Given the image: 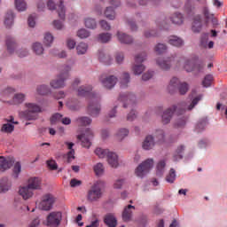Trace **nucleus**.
<instances>
[{
  "label": "nucleus",
  "instance_id": "obj_1",
  "mask_svg": "<svg viewBox=\"0 0 227 227\" xmlns=\"http://www.w3.org/2000/svg\"><path fill=\"white\" fill-rule=\"evenodd\" d=\"M91 86H81L77 90L78 97H85L89 101L88 113L90 116L97 117L100 114V97L95 92H91Z\"/></svg>",
  "mask_w": 227,
  "mask_h": 227
},
{
  "label": "nucleus",
  "instance_id": "obj_2",
  "mask_svg": "<svg viewBox=\"0 0 227 227\" xmlns=\"http://www.w3.org/2000/svg\"><path fill=\"white\" fill-rule=\"evenodd\" d=\"M200 100H201V96L194 98L189 105L186 102H182L177 106H173L172 107L168 108L161 116L163 125H168V123L171 121L174 113H176V114H184L186 111H192V109L198 106V102H200Z\"/></svg>",
  "mask_w": 227,
  "mask_h": 227
},
{
  "label": "nucleus",
  "instance_id": "obj_3",
  "mask_svg": "<svg viewBox=\"0 0 227 227\" xmlns=\"http://www.w3.org/2000/svg\"><path fill=\"white\" fill-rule=\"evenodd\" d=\"M26 110L20 112V116L28 121L38 120V114L42 113V106L36 103H26Z\"/></svg>",
  "mask_w": 227,
  "mask_h": 227
},
{
  "label": "nucleus",
  "instance_id": "obj_4",
  "mask_svg": "<svg viewBox=\"0 0 227 227\" xmlns=\"http://www.w3.org/2000/svg\"><path fill=\"white\" fill-rule=\"evenodd\" d=\"M70 70H72V66L65 65L61 67L60 73L55 80H52L50 84L51 88L59 89L65 87V81L70 77Z\"/></svg>",
  "mask_w": 227,
  "mask_h": 227
},
{
  "label": "nucleus",
  "instance_id": "obj_5",
  "mask_svg": "<svg viewBox=\"0 0 227 227\" xmlns=\"http://www.w3.org/2000/svg\"><path fill=\"white\" fill-rule=\"evenodd\" d=\"M95 153L99 159H105V157H106L107 162L112 168H117L120 164L118 162V154L109 152L108 149L97 148Z\"/></svg>",
  "mask_w": 227,
  "mask_h": 227
},
{
  "label": "nucleus",
  "instance_id": "obj_6",
  "mask_svg": "<svg viewBox=\"0 0 227 227\" xmlns=\"http://www.w3.org/2000/svg\"><path fill=\"white\" fill-rule=\"evenodd\" d=\"M102 192H104V182L97 181L89 190L87 200L89 201H98L102 198Z\"/></svg>",
  "mask_w": 227,
  "mask_h": 227
},
{
  "label": "nucleus",
  "instance_id": "obj_7",
  "mask_svg": "<svg viewBox=\"0 0 227 227\" xmlns=\"http://www.w3.org/2000/svg\"><path fill=\"white\" fill-rule=\"evenodd\" d=\"M146 61V52H142L135 56V64L132 67V71L135 75H141L146 67L142 63Z\"/></svg>",
  "mask_w": 227,
  "mask_h": 227
},
{
  "label": "nucleus",
  "instance_id": "obj_8",
  "mask_svg": "<svg viewBox=\"0 0 227 227\" xmlns=\"http://www.w3.org/2000/svg\"><path fill=\"white\" fill-rule=\"evenodd\" d=\"M55 203L56 198L51 193H46L42 196L41 201L38 204V208L49 212V210H52V207H54Z\"/></svg>",
  "mask_w": 227,
  "mask_h": 227
},
{
  "label": "nucleus",
  "instance_id": "obj_9",
  "mask_svg": "<svg viewBox=\"0 0 227 227\" xmlns=\"http://www.w3.org/2000/svg\"><path fill=\"white\" fill-rule=\"evenodd\" d=\"M152 168H153V159H147L137 166V168L135 170V173L137 176L143 178V176L150 173V169H152Z\"/></svg>",
  "mask_w": 227,
  "mask_h": 227
},
{
  "label": "nucleus",
  "instance_id": "obj_10",
  "mask_svg": "<svg viewBox=\"0 0 227 227\" xmlns=\"http://www.w3.org/2000/svg\"><path fill=\"white\" fill-rule=\"evenodd\" d=\"M62 219H63V214L61 212L59 211L51 212L46 217L47 226L58 227L61 224Z\"/></svg>",
  "mask_w": 227,
  "mask_h": 227
},
{
  "label": "nucleus",
  "instance_id": "obj_11",
  "mask_svg": "<svg viewBox=\"0 0 227 227\" xmlns=\"http://www.w3.org/2000/svg\"><path fill=\"white\" fill-rule=\"evenodd\" d=\"M77 137L82 141V146H83V148H90V146H91V139H93V131L87 129L84 134L79 135Z\"/></svg>",
  "mask_w": 227,
  "mask_h": 227
},
{
  "label": "nucleus",
  "instance_id": "obj_12",
  "mask_svg": "<svg viewBox=\"0 0 227 227\" xmlns=\"http://www.w3.org/2000/svg\"><path fill=\"white\" fill-rule=\"evenodd\" d=\"M14 163L15 160H13V158L0 157V171H6V169H10Z\"/></svg>",
  "mask_w": 227,
  "mask_h": 227
},
{
  "label": "nucleus",
  "instance_id": "obj_13",
  "mask_svg": "<svg viewBox=\"0 0 227 227\" xmlns=\"http://www.w3.org/2000/svg\"><path fill=\"white\" fill-rule=\"evenodd\" d=\"M101 82L105 88L111 90L112 88H114L116 82H118V78L114 75H111L105 79H101Z\"/></svg>",
  "mask_w": 227,
  "mask_h": 227
},
{
  "label": "nucleus",
  "instance_id": "obj_14",
  "mask_svg": "<svg viewBox=\"0 0 227 227\" xmlns=\"http://www.w3.org/2000/svg\"><path fill=\"white\" fill-rule=\"evenodd\" d=\"M136 210V207L132 205H128L126 207H124L122 211V220L124 223H129V221H132V211Z\"/></svg>",
  "mask_w": 227,
  "mask_h": 227
},
{
  "label": "nucleus",
  "instance_id": "obj_15",
  "mask_svg": "<svg viewBox=\"0 0 227 227\" xmlns=\"http://www.w3.org/2000/svg\"><path fill=\"white\" fill-rule=\"evenodd\" d=\"M19 194L20 197L23 198V200H26L33 198V194L35 193L33 192V189H31L28 185H27L20 188Z\"/></svg>",
  "mask_w": 227,
  "mask_h": 227
},
{
  "label": "nucleus",
  "instance_id": "obj_16",
  "mask_svg": "<svg viewBox=\"0 0 227 227\" xmlns=\"http://www.w3.org/2000/svg\"><path fill=\"white\" fill-rule=\"evenodd\" d=\"M201 29H203V22L201 20V15H197L193 19L192 30L193 31V33H201Z\"/></svg>",
  "mask_w": 227,
  "mask_h": 227
},
{
  "label": "nucleus",
  "instance_id": "obj_17",
  "mask_svg": "<svg viewBox=\"0 0 227 227\" xmlns=\"http://www.w3.org/2000/svg\"><path fill=\"white\" fill-rule=\"evenodd\" d=\"M181 83L182 82H180V80H178V78L173 77L168 86V93H170L171 95H173V93H176Z\"/></svg>",
  "mask_w": 227,
  "mask_h": 227
},
{
  "label": "nucleus",
  "instance_id": "obj_18",
  "mask_svg": "<svg viewBox=\"0 0 227 227\" xmlns=\"http://www.w3.org/2000/svg\"><path fill=\"white\" fill-rule=\"evenodd\" d=\"M27 186L32 189V191H38L42 189V179L39 177H30L27 181Z\"/></svg>",
  "mask_w": 227,
  "mask_h": 227
},
{
  "label": "nucleus",
  "instance_id": "obj_19",
  "mask_svg": "<svg viewBox=\"0 0 227 227\" xmlns=\"http://www.w3.org/2000/svg\"><path fill=\"white\" fill-rule=\"evenodd\" d=\"M156 63H157L158 67H160V68H161V70H169V68H171L173 59H171V58H168L167 59L160 58L156 60Z\"/></svg>",
  "mask_w": 227,
  "mask_h": 227
},
{
  "label": "nucleus",
  "instance_id": "obj_20",
  "mask_svg": "<svg viewBox=\"0 0 227 227\" xmlns=\"http://www.w3.org/2000/svg\"><path fill=\"white\" fill-rule=\"evenodd\" d=\"M12 189V181L8 177H3L0 179V194L3 192H8Z\"/></svg>",
  "mask_w": 227,
  "mask_h": 227
},
{
  "label": "nucleus",
  "instance_id": "obj_21",
  "mask_svg": "<svg viewBox=\"0 0 227 227\" xmlns=\"http://www.w3.org/2000/svg\"><path fill=\"white\" fill-rule=\"evenodd\" d=\"M117 38L121 43L130 44L134 42L132 36L120 31L117 32Z\"/></svg>",
  "mask_w": 227,
  "mask_h": 227
},
{
  "label": "nucleus",
  "instance_id": "obj_22",
  "mask_svg": "<svg viewBox=\"0 0 227 227\" xmlns=\"http://www.w3.org/2000/svg\"><path fill=\"white\" fill-rule=\"evenodd\" d=\"M105 224L108 227H116L118 226V220L116 219V216L113 214H108L105 216L104 219Z\"/></svg>",
  "mask_w": 227,
  "mask_h": 227
},
{
  "label": "nucleus",
  "instance_id": "obj_23",
  "mask_svg": "<svg viewBox=\"0 0 227 227\" xmlns=\"http://www.w3.org/2000/svg\"><path fill=\"white\" fill-rule=\"evenodd\" d=\"M196 59L197 58H191V59H184V68L187 72H192L194 68L196 67Z\"/></svg>",
  "mask_w": 227,
  "mask_h": 227
},
{
  "label": "nucleus",
  "instance_id": "obj_24",
  "mask_svg": "<svg viewBox=\"0 0 227 227\" xmlns=\"http://www.w3.org/2000/svg\"><path fill=\"white\" fill-rule=\"evenodd\" d=\"M119 100H121V102H128V104L130 106L131 104H134V102H136V95L132 93L121 94L119 97Z\"/></svg>",
  "mask_w": 227,
  "mask_h": 227
},
{
  "label": "nucleus",
  "instance_id": "obj_25",
  "mask_svg": "<svg viewBox=\"0 0 227 227\" xmlns=\"http://www.w3.org/2000/svg\"><path fill=\"white\" fill-rule=\"evenodd\" d=\"M144 150H152L155 146V140L151 135L147 136L142 145Z\"/></svg>",
  "mask_w": 227,
  "mask_h": 227
},
{
  "label": "nucleus",
  "instance_id": "obj_26",
  "mask_svg": "<svg viewBox=\"0 0 227 227\" xmlns=\"http://www.w3.org/2000/svg\"><path fill=\"white\" fill-rule=\"evenodd\" d=\"M168 43L174 47L184 46V40L176 35H170L168 37Z\"/></svg>",
  "mask_w": 227,
  "mask_h": 227
},
{
  "label": "nucleus",
  "instance_id": "obj_27",
  "mask_svg": "<svg viewBox=\"0 0 227 227\" xmlns=\"http://www.w3.org/2000/svg\"><path fill=\"white\" fill-rule=\"evenodd\" d=\"M6 45L7 51L8 52H10V54H12V52H14L15 49L17 48V43L15 42V39L12 36H7Z\"/></svg>",
  "mask_w": 227,
  "mask_h": 227
},
{
  "label": "nucleus",
  "instance_id": "obj_28",
  "mask_svg": "<svg viewBox=\"0 0 227 227\" xmlns=\"http://www.w3.org/2000/svg\"><path fill=\"white\" fill-rule=\"evenodd\" d=\"M13 19H14L13 12L8 11L4 18L5 27L10 28L12 27V26H13Z\"/></svg>",
  "mask_w": 227,
  "mask_h": 227
},
{
  "label": "nucleus",
  "instance_id": "obj_29",
  "mask_svg": "<svg viewBox=\"0 0 227 227\" xmlns=\"http://www.w3.org/2000/svg\"><path fill=\"white\" fill-rule=\"evenodd\" d=\"M170 20L172 24L180 26L184 24V16L182 15V13L176 12L171 16Z\"/></svg>",
  "mask_w": 227,
  "mask_h": 227
},
{
  "label": "nucleus",
  "instance_id": "obj_30",
  "mask_svg": "<svg viewBox=\"0 0 227 227\" xmlns=\"http://www.w3.org/2000/svg\"><path fill=\"white\" fill-rule=\"evenodd\" d=\"M76 52L78 55L86 54V52H88V44L86 43H80L77 44Z\"/></svg>",
  "mask_w": 227,
  "mask_h": 227
},
{
  "label": "nucleus",
  "instance_id": "obj_31",
  "mask_svg": "<svg viewBox=\"0 0 227 227\" xmlns=\"http://www.w3.org/2000/svg\"><path fill=\"white\" fill-rule=\"evenodd\" d=\"M185 150V147L184 145H180L179 147H177L176 153L173 155V160L176 161V160H180V159H183V155H182V152H184Z\"/></svg>",
  "mask_w": 227,
  "mask_h": 227
},
{
  "label": "nucleus",
  "instance_id": "obj_32",
  "mask_svg": "<svg viewBox=\"0 0 227 227\" xmlns=\"http://www.w3.org/2000/svg\"><path fill=\"white\" fill-rule=\"evenodd\" d=\"M15 130V126L13 124L5 123L3 124L1 128V132H4L5 134H12Z\"/></svg>",
  "mask_w": 227,
  "mask_h": 227
},
{
  "label": "nucleus",
  "instance_id": "obj_33",
  "mask_svg": "<svg viewBox=\"0 0 227 227\" xmlns=\"http://www.w3.org/2000/svg\"><path fill=\"white\" fill-rule=\"evenodd\" d=\"M67 107L71 109V111H78L79 109V100L77 99H70L67 103Z\"/></svg>",
  "mask_w": 227,
  "mask_h": 227
},
{
  "label": "nucleus",
  "instance_id": "obj_34",
  "mask_svg": "<svg viewBox=\"0 0 227 227\" xmlns=\"http://www.w3.org/2000/svg\"><path fill=\"white\" fill-rule=\"evenodd\" d=\"M15 6L18 12H25V10L27 8V4L24 0H15Z\"/></svg>",
  "mask_w": 227,
  "mask_h": 227
},
{
  "label": "nucleus",
  "instance_id": "obj_35",
  "mask_svg": "<svg viewBox=\"0 0 227 227\" xmlns=\"http://www.w3.org/2000/svg\"><path fill=\"white\" fill-rule=\"evenodd\" d=\"M129 82H130V74H129V73H123L121 81V88H127Z\"/></svg>",
  "mask_w": 227,
  "mask_h": 227
},
{
  "label": "nucleus",
  "instance_id": "obj_36",
  "mask_svg": "<svg viewBox=\"0 0 227 227\" xmlns=\"http://www.w3.org/2000/svg\"><path fill=\"white\" fill-rule=\"evenodd\" d=\"M105 17L109 20H114V17H116V13L114 12V9L113 7H106L105 11Z\"/></svg>",
  "mask_w": 227,
  "mask_h": 227
},
{
  "label": "nucleus",
  "instance_id": "obj_37",
  "mask_svg": "<svg viewBox=\"0 0 227 227\" xmlns=\"http://www.w3.org/2000/svg\"><path fill=\"white\" fill-rule=\"evenodd\" d=\"M166 168V161L165 160L159 161V163L157 165L156 175L158 176H162V175H164V168Z\"/></svg>",
  "mask_w": 227,
  "mask_h": 227
},
{
  "label": "nucleus",
  "instance_id": "obj_38",
  "mask_svg": "<svg viewBox=\"0 0 227 227\" xmlns=\"http://www.w3.org/2000/svg\"><path fill=\"white\" fill-rule=\"evenodd\" d=\"M26 100V95L22 93H18L16 94L13 98H12V104L17 105V104H22Z\"/></svg>",
  "mask_w": 227,
  "mask_h": 227
},
{
  "label": "nucleus",
  "instance_id": "obj_39",
  "mask_svg": "<svg viewBox=\"0 0 227 227\" xmlns=\"http://www.w3.org/2000/svg\"><path fill=\"white\" fill-rule=\"evenodd\" d=\"M93 169L97 176H102V175H104V165L102 163L96 164Z\"/></svg>",
  "mask_w": 227,
  "mask_h": 227
},
{
  "label": "nucleus",
  "instance_id": "obj_40",
  "mask_svg": "<svg viewBox=\"0 0 227 227\" xmlns=\"http://www.w3.org/2000/svg\"><path fill=\"white\" fill-rule=\"evenodd\" d=\"M38 95H49L51 90L47 85H39L36 88Z\"/></svg>",
  "mask_w": 227,
  "mask_h": 227
},
{
  "label": "nucleus",
  "instance_id": "obj_41",
  "mask_svg": "<svg viewBox=\"0 0 227 227\" xmlns=\"http://www.w3.org/2000/svg\"><path fill=\"white\" fill-rule=\"evenodd\" d=\"M127 136H129V129H121L116 134V137L119 139V141H122V139H125Z\"/></svg>",
  "mask_w": 227,
  "mask_h": 227
},
{
  "label": "nucleus",
  "instance_id": "obj_42",
  "mask_svg": "<svg viewBox=\"0 0 227 227\" xmlns=\"http://www.w3.org/2000/svg\"><path fill=\"white\" fill-rule=\"evenodd\" d=\"M33 51L37 56L43 54V46L40 43H35L33 44Z\"/></svg>",
  "mask_w": 227,
  "mask_h": 227
},
{
  "label": "nucleus",
  "instance_id": "obj_43",
  "mask_svg": "<svg viewBox=\"0 0 227 227\" xmlns=\"http://www.w3.org/2000/svg\"><path fill=\"white\" fill-rule=\"evenodd\" d=\"M63 0L59 1V4L58 5L57 12L59 13V19H62V20H65V5H63Z\"/></svg>",
  "mask_w": 227,
  "mask_h": 227
},
{
  "label": "nucleus",
  "instance_id": "obj_44",
  "mask_svg": "<svg viewBox=\"0 0 227 227\" xmlns=\"http://www.w3.org/2000/svg\"><path fill=\"white\" fill-rule=\"evenodd\" d=\"M166 180L168 184H173L176 180V172L174 168H171L168 175L166 176Z\"/></svg>",
  "mask_w": 227,
  "mask_h": 227
},
{
  "label": "nucleus",
  "instance_id": "obj_45",
  "mask_svg": "<svg viewBox=\"0 0 227 227\" xmlns=\"http://www.w3.org/2000/svg\"><path fill=\"white\" fill-rule=\"evenodd\" d=\"M98 42L101 43H107L111 40V34L109 33H102L98 37Z\"/></svg>",
  "mask_w": 227,
  "mask_h": 227
},
{
  "label": "nucleus",
  "instance_id": "obj_46",
  "mask_svg": "<svg viewBox=\"0 0 227 227\" xmlns=\"http://www.w3.org/2000/svg\"><path fill=\"white\" fill-rule=\"evenodd\" d=\"M212 81H214L212 74L206 75L202 82V86H204V88H210V86H212Z\"/></svg>",
  "mask_w": 227,
  "mask_h": 227
},
{
  "label": "nucleus",
  "instance_id": "obj_47",
  "mask_svg": "<svg viewBox=\"0 0 227 227\" xmlns=\"http://www.w3.org/2000/svg\"><path fill=\"white\" fill-rule=\"evenodd\" d=\"M154 137L157 143H163L164 142V130L157 129L154 133Z\"/></svg>",
  "mask_w": 227,
  "mask_h": 227
},
{
  "label": "nucleus",
  "instance_id": "obj_48",
  "mask_svg": "<svg viewBox=\"0 0 227 227\" xmlns=\"http://www.w3.org/2000/svg\"><path fill=\"white\" fill-rule=\"evenodd\" d=\"M205 127H207V119H202L197 123L195 130L196 132H201L205 130Z\"/></svg>",
  "mask_w": 227,
  "mask_h": 227
},
{
  "label": "nucleus",
  "instance_id": "obj_49",
  "mask_svg": "<svg viewBox=\"0 0 227 227\" xmlns=\"http://www.w3.org/2000/svg\"><path fill=\"white\" fill-rule=\"evenodd\" d=\"M184 10L188 15L194 12V7L192 6V0H186L184 4Z\"/></svg>",
  "mask_w": 227,
  "mask_h": 227
},
{
  "label": "nucleus",
  "instance_id": "obj_50",
  "mask_svg": "<svg viewBox=\"0 0 227 227\" xmlns=\"http://www.w3.org/2000/svg\"><path fill=\"white\" fill-rule=\"evenodd\" d=\"M85 26L89 29H95L97 27V21L94 19L87 18L85 19Z\"/></svg>",
  "mask_w": 227,
  "mask_h": 227
},
{
  "label": "nucleus",
  "instance_id": "obj_51",
  "mask_svg": "<svg viewBox=\"0 0 227 227\" xmlns=\"http://www.w3.org/2000/svg\"><path fill=\"white\" fill-rule=\"evenodd\" d=\"M202 15H204L206 20H212L214 19V14L210 13L208 7H202Z\"/></svg>",
  "mask_w": 227,
  "mask_h": 227
},
{
  "label": "nucleus",
  "instance_id": "obj_52",
  "mask_svg": "<svg viewBox=\"0 0 227 227\" xmlns=\"http://www.w3.org/2000/svg\"><path fill=\"white\" fill-rule=\"evenodd\" d=\"M154 51L157 52V54H164V52L168 51V46H166L164 43H158L155 46Z\"/></svg>",
  "mask_w": 227,
  "mask_h": 227
},
{
  "label": "nucleus",
  "instance_id": "obj_53",
  "mask_svg": "<svg viewBox=\"0 0 227 227\" xmlns=\"http://www.w3.org/2000/svg\"><path fill=\"white\" fill-rule=\"evenodd\" d=\"M16 209L20 214H26L27 212H29V206L18 203L16 205Z\"/></svg>",
  "mask_w": 227,
  "mask_h": 227
},
{
  "label": "nucleus",
  "instance_id": "obj_54",
  "mask_svg": "<svg viewBox=\"0 0 227 227\" xmlns=\"http://www.w3.org/2000/svg\"><path fill=\"white\" fill-rule=\"evenodd\" d=\"M52 42H54V37L52 36V35H51L50 33H46L44 35L43 43L47 47H51V44L52 43Z\"/></svg>",
  "mask_w": 227,
  "mask_h": 227
},
{
  "label": "nucleus",
  "instance_id": "obj_55",
  "mask_svg": "<svg viewBox=\"0 0 227 227\" xmlns=\"http://www.w3.org/2000/svg\"><path fill=\"white\" fill-rule=\"evenodd\" d=\"M177 90H178L180 95H185V93H187V91H189V84H187L186 82H183V83L179 84V87Z\"/></svg>",
  "mask_w": 227,
  "mask_h": 227
},
{
  "label": "nucleus",
  "instance_id": "obj_56",
  "mask_svg": "<svg viewBox=\"0 0 227 227\" xmlns=\"http://www.w3.org/2000/svg\"><path fill=\"white\" fill-rule=\"evenodd\" d=\"M78 123L82 126L90 125L91 124V119L89 117H80L77 119Z\"/></svg>",
  "mask_w": 227,
  "mask_h": 227
},
{
  "label": "nucleus",
  "instance_id": "obj_57",
  "mask_svg": "<svg viewBox=\"0 0 227 227\" xmlns=\"http://www.w3.org/2000/svg\"><path fill=\"white\" fill-rule=\"evenodd\" d=\"M186 121H187V118L182 117V118L177 119L175 125H176V127H177V129H182V127H185Z\"/></svg>",
  "mask_w": 227,
  "mask_h": 227
},
{
  "label": "nucleus",
  "instance_id": "obj_58",
  "mask_svg": "<svg viewBox=\"0 0 227 227\" xmlns=\"http://www.w3.org/2000/svg\"><path fill=\"white\" fill-rule=\"evenodd\" d=\"M77 36L79 38H88V36H90V32L84 28H82L78 30Z\"/></svg>",
  "mask_w": 227,
  "mask_h": 227
},
{
  "label": "nucleus",
  "instance_id": "obj_59",
  "mask_svg": "<svg viewBox=\"0 0 227 227\" xmlns=\"http://www.w3.org/2000/svg\"><path fill=\"white\" fill-rule=\"evenodd\" d=\"M99 60L102 63H105V65H110L111 64V57L107 56L106 57L104 53H99Z\"/></svg>",
  "mask_w": 227,
  "mask_h": 227
},
{
  "label": "nucleus",
  "instance_id": "obj_60",
  "mask_svg": "<svg viewBox=\"0 0 227 227\" xmlns=\"http://www.w3.org/2000/svg\"><path fill=\"white\" fill-rule=\"evenodd\" d=\"M22 167L20 166V162H16L13 168V173L15 175V178L19 177V173H20Z\"/></svg>",
  "mask_w": 227,
  "mask_h": 227
},
{
  "label": "nucleus",
  "instance_id": "obj_61",
  "mask_svg": "<svg viewBox=\"0 0 227 227\" xmlns=\"http://www.w3.org/2000/svg\"><path fill=\"white\" fill-rule=\"evenodd\" d=\"M81 185H82V181L76 178L71 179L70 181L71 187H81Z\"/></svg>",
  "mask_w": 227,
  "mask_h": 227
},
{
  "label": "nucleus",
  "instance_id": "obj_62",
  "mask_svg": "<svg viewBox=\"0 0 227 227\" xmlns=\"http://www.w3.org/2000/svg\"><path fill=\"white\" fill-rule=\"evenodd\" d=\"M153 77V71H148L142 75V81H150Z\"/></svg>",
  "mask_w": 227,
  "mask_h": 227
},
{
  "label": "nucleus",
  "instance_id": "obj_63",
  "mask_svg": "<svg viewBox=\"0 0 227 227\" xmlns=\"http://www.w3.org/2000/svg\"><path fill=\"white\" fill-rule=\"evenodd\" d=\"M207 42H208V34H202L201 40H200V43L202 47L207 48Z\"/></svg>",
  "mask_w": 227,
  "mask_h": 227
},
{
  "label": "nucleus",
  "instance_id": "obj_64",
  "mask_svg": "<svg viewBox=\"0 0 227 227\" xmlns=\"http://www.w3.org/2000/svg\"><path fill=\"white\" fill-rule=\"evenodd\" d=\"M145 38H153V36H157V31L155 30H147L145 32Z\"/></svg>",
  "mask_w": 227,
  "mask_h": 227
}]
</instances>
